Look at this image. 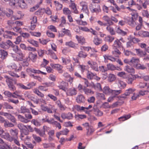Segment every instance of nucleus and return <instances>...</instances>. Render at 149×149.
<instances>
[{
	"instance_id": "1",
	"label": "nucleus",
	"mask_w": 149,
	"mask_h": 149,
	"mask_svg": "<svg viewBox=\"0 0 149 149\" xmlns=\"http://www.w3.org/2000/svg\"><path fill=\"white\" fill-rule=\"evenodd\" d=\"M4 77L6 79V81L10 90H15V88L12 83V79L6 75H4Z\"/></svg>"
},
{
	"instance_id": "2",
	"label": "nucleus",
	"mask_w": 149,
	"mask_h": 149,
	"mask_svg": "<svg viewBox=\"0 0 149 149\" xmlns=\"http://www.w3.org/2000/svg\"><path fill=\"white\" fill-rule=\"evenodd\" d=\"M16 53L19 56V57H15V55L13 54L12 55V56L14 58V60L17 61H23L25 58V55L22 52L21 50L20 49Z\"/></svg>"
},
{
	"instance_id": "3",
	"label": "nucleus",
	"mask_w": 149,
	"mask_h": 149,
	"mask_svg": "<svg viewBox=\"0 0 149 149\" xmlns=\"http://www.w3.org/2000/svg\"><path fill=\"white\" fill-rule=\"evenodd\" d=\"M7 67L10 69H12L15 70L16 72H19L21 71L22 69V66L20 65L18 66L16 65L15 63H12L8 65Z\"/></svg>"
},
{
	"instance_id": "4",
	"label": "nucleus",
	"mask_w": 149,
	"mask_h": 149,
	"mask_svg": "<svg viewBox=\"0 0 149 149\" xmlns=\"http://www.w3.org/2000/svg\"><path fill=\"white\" fill-rule=\"evenodd\" d=\"M87 78L90 79H94L97 81H99L100 80V78L98 77L96 74H94L91 72L88 71L86 74Z\"/></svg>"
},
{
	"instance_id": "5",
	"label": "nucleus",
	"mask_w": 149,
	"mask_h": 149,
	"mask_svg": "<svg viewBox=\"0 0 149 149\" xmlns=\"http://www.w3.org/2000/svg\"><path fill=\"white\" fill-rule=\"evenodd\" d=\"M0 136L10 142H12L13 140V137H12L8 132H4V131L2 134H0Z\"/></svg>"
},
{
	"instance_id": "6",
	"label": "nucleus",
	"mask_w": 149,
	"mask_h": 149,
	"mask_svg": "<svg viewBox=\"0 0 149 149\" xmlns=\"http://www.w3.org/2000/svg\"><path fill=\"white\" fill-rule=\"evenodd\" d=\"M80 5L82 7L81 11L88 14L89 13V11L88 8L87 3L85 1H82L80 2Z\"/></svg>"
},
{
	"instance_id": "7",
	"label": "nucleus",
	"mask_w": 149,
	"mask_h": 149,
	"mask_svg": "<svg viewBox=\"0 0 149 149\" xmlns=\"http://www.w3.org/2000/svg\"><path fill=\"white\" fill-rule=\"evenodd\" d=\"M90 9L92 13H97L101 11L100 6L99 5L95 6V7L93 6L92 4H90L89 6Z\"/></svg>"
},
{
	"instance_id": "8",
	"label": "nucleus",
	"mask_w": 149,
	"mask_h": 149,
	"mask_svg": "<svg viewBox=\"0 0 149 149\" xmlns=\"http://www.w3.org/2000/svg\"><path fill=\"white\" fill-rule=\"evenodd\" d=\"M51 66L54 69L56 70L60 73H62L63 72L62 70L63 66L59 64H50Z\"/></svg>"
},
{
	"instance_id": "9",
	"label": "nucleus",
	"mask_w": 149,
	"mask_h": 149,
	"mask_svg": "<svg viewBox=\"0 0 149 149\" xmlns=\"http://www.w3.org/2000/svg\"><path fill=\"white\" fill-rule=\"evenodd\" d=\"M61 117L63 119H67L70 120L73 119V115L70 112H68L67 113H63L61 114Z\"/></svg>"
},
{
	"instance_id": "10",
	"label": "nucleus",
	"mask_w": 149,
	"mask_h": 149,
	"mask_svg": "<svg viewBox=\"0 0 149 149\" xmlns=\"http://www.w3.org/2000/svg\"><path fill=\"white\" fill-rule=\"evenodd\" d=\"M12 44V42L8 40L6 42H2L0 43V47L5 49H8Z\"/></svg>"
},
{
	"instance_id": "11",
	"label": "nucleus",
	"mask_w": 149,
	"mask_h": 149,
	"mask_svg": "<svg viewBox=\"0 0 149 149\" xmlns=\"http://www.w3.org/2000/svg\"><path fill=\"white\" fill-rule=\"evenodd\" d=\"M77 93V91L75 88H71L67 90L66 93L67 95L72 96L76 95Z\"/></svg>"
},
{
	"instance_id": "12",
	"label": "nucleus",
	"mask_w": 149,
	"mask_h": 149,
	"mask_svg": "<svg viewBox=\"0 0 149 149\" xmlns=\"http://www.w3.org/2000/svg\"><path fill=\"white\" fill-rule=\"evenodd\" d=\"M54 106H51L50 108H48L47 106H44L43 105H41V109L45 111H47V113H53L52 110L53 109Z\"/></svg>"
},
{
	"instance_id": "13",
	"label": "nucleus",
	"mask_w": 149,
	"mask_h": 149,
	"mask_svg": "<svg viewBox=\"0 0 149 149\" xmlns=\"http://www.w3.org/2000/svg\"><path fill=\"white\" fill-rule=\"evenodd\" d=\"M23 16V15L20 11H19L15 15H13L11 17V19L12 20H15L21 19Z\"/></svg>"
},
{
	"instance_id": "14",
	"label": "nucleus",
	"mask_w": 149,
	"mask_h": 149,
	"mask_svg": "<svg viewBox=\"0 0 149 149\" xmlns=\"http://www.w3.org/2000/svg\"><path fill=\"white\" fill-rule=\"evenodd\" d=\"M120 41H121L123 42H124V41L122 38L120 39L119 40L118 39H116L114 42L113 47L116 48L117 47L120 48L122 47V43L120 42Z\"/></svg>"
},
{
	"instance_id": "15",
	"label": "nucleus",
	"mask_w": 149,
	"mask_h": 149,
	"mask_svg": "<svg viewBox=\"0 0 149 149\" xmlns=\"http://www.w3.org/2000/svg\"><path fill=\"white\" fill-rule=\"evenodd\" d=\"M15 5L17 4L22 8H25L27 7V4L24 0H17Z\"/></svg>"
},
{
	"instance_id": "16",
	"label": "nucleus",
	"mask_w": 149,
	"mask_h": 149,
	"mask_svg": "<svg viewBox=\"0 0 149 149\" xmlns=\"http://www.w3.org/2000/svg\"><path fill=\"white\" fill-rule=\"evenodd\" d=\"M68 84L65 82L62 81L58 86V87L60 89L66 91L67 90V87Z\"/></svg>"
},
{
	"instance_id": "17",
	"label": "nucleus",
	"mask_w": 149,
	"mask_h": 149,
	"mask_svg": "<svg viewBox=\"0 0 149 149\" xmlns=\"http://www.w3.org/2000/svg\"><path fill=\"white\" fill-rule=\"evenodd\" d=\"M15 115L17 117V118L18 120L23 123H28L25 116H24L20 114L16 113H15Z\"/></svg>"
},
{
	"instance_id": "18",
	"label": "nucleus",
	"mask_w": 149,
	"mask_h": 149,
	"mask_svg": "<svg viewBox=\"0 0 149 149\" xmlns=\"http://www.w3.org/2000/svg\"><path fill=\"white\" fill-rule=\"evenodd\" d=\"M137 56L140 57H143L146 55V53L144 51L140 49H135Z\"/></svg>"
},
{
	"instance_id": "19",
	"label": "nucleus",
	"mask_w": 149,
	"mask_h": 149,
	"mask_svg": "<svg viewBox=\"0 0 149 149\" xmlns=\"http://www.w3.org/2000/svg\"><path fill=\"white\" fill-rule=\"evenodd\" d=\"M37 55L36 54H33L31 52H29V57L33 62H35L37 59Z\"/></svg>"
},
{
	"instance_id": "20",
	"label": "nucleus",
	"mask_w": 149,
	"mask_h": 149,
	"mask_svg": "<svg viewBox=\"0 0 149 149\" xmlns=\"http://www.w3.org/2000/svg\"><path fill=\"white\" fill-rule=\"evenodd\" d=\"M139 62L140 60L138 58L133 57L130 60V65H133L134 67L136 64L139 63Z\"/></svg>"
},
{
	"instance_id": "21",
	"label": "nucleus",
	"mask_w": 149,
	"mask_h": 149,
	"mask_svg": "<svg viewBox=\"0 0 149 149\" xmlns=\"http://www.w3.org/2000/svg\"><path fill=\"white\" fill-rule=\"evenodd\" d=\"M10 132L11 135H12V137L13 138H17L18 133V131L17 129H15L13 130L12 129H10L9 131Z\"/></svg>"
},
{
	"instance_id": "22",
	"label": "nucleus",
	"mask_w": 149,
	"mask_h": 149,
	"mask_svg": "<svg viewBox=\"0 0 149 149\" xmlns=\"http://www.w3.org/2000/svg\"><path fill=\"white\" fill-rule=\"evenodd\" d=\"M102 91L103 93L106 95H109L111 93L112 89L110 88L108 86H105Z\"/></svg>"
},
{
	"instance_id": "23",
	"label": "nucleus",
	"mask_w": 149,
	"mask_h": 149,
	"mask_svg": "<svg viewBox=\"0 0 149 149\" xmlns=\"http://www.w3.org/2000/svg\"><path fill=\"white\" fill-rule=\"evenodd\" d=\"M102 19L106 22L107 24L109 25H112L113 24V22L111 20L110 18L108 16H104L102 17Z\"/></svg>"
},
{
	"instance_id": "24",
	"label": "nucleus",
	"mask_w": 149,
	"mask_h": 149,
	"mask_svg": "<svg viewBox=\"0 0 149 149\" xmlns=\"http://www.w3.org/2000/svg\"><path fill=\"white\" fill-rule=\"evenodd\" d=\"M12 33H13L12 32L10 31H6L3 34V36L5 38L11 39L12 38L11 34Z\"/></svg>"
},
{
	"instance_id": "25",
	"label": "nucleus",
	"mask_w": 149,
	"mask_h": 149,
	"mask_svg": "<svg viewBox=\"0 0 149 149\" xmlns=\"http://www.w3.org/2000/svg\"><path fill=\"white\" fill-rule=\"evenodd\" d=\"M91 87L94 88L95 90H97L100 91H102V89L100 84L99 83H97L96 84H94L92 83L91 84Z\"/></svg>"
},
{
	"instance_id": "26",
	"label": "nucleus",
	"mask_w": 149,
	"mask_h": 149,
	"mask_svg": "<svg viewBox=\"0 0 149 149\" xmlns=\"http://www.w3.org/2000/svg\"><path fill=\"white\" fill-rule=\"evenodd\" d=\"M115 30L116 32L122 36H125L127 34V32L121 29L120 27L117 26L116 27Z\"/></svg>"
},
{
	"instance_id": "27",
	"label": "nucleus",
	"mask_w": 149,
	"mask_h": 149,
	"mask_svg": "<svg viewBox=\"0 0 149 149\" xmlns=\"http://www.w3.org/2000/svg\"><path fill=\"white\" fill-rule=\"evenodd\" d=\"M76 100L77 102L79 103H83L85 101L84 97L82 95H78L77 97Z\"/></svg>"
},
{
	"instance_id": "28",
	"label": "nucleus",
	"mask_w": 149,
	"mask_h": 149,
	"mask_svg": "<svg viewBox=\"0 0 149 149\" xmlns=\"http://www.w3.org/2000/svg\"><path fill=\"white\" fill-rule=\"evenodd\" d=\"M18 112L19 113H29V110L24 106H21L20 108V110Z\"/></svg>"
},
{
	"instance_id": "29",
	"label": "nucleus",
	"mask_w": 149,
	"mask_h": 149,
	"mask_svg": "<svg viewBox=\"0 0 149 149\" xmlns=\"http://www.w3.org/2000/svg\"><path fill=\"white\" fill-rule=\"evenodd\" d=\"M6 117L8 120H10L12 122L14 123H16V119L11 114L8 113Z\"/></svg>"
},
{
	"instance_id": "30",
	"label": "nucleus",
	"mask_w": 149,
	"mask_h": 149,
	"mask_svg": "<svg viewBox=\"0 0 149 149\" xmlns=\"http://www.w3.org/2000/svg\"><path fill=\"white\" fill-rule=\"evenodd\" d=\"M127 22L129 25L132 27L135 26L136 25L135 20L130 18H129L127 19Z\"/></svg>"
},
{
	"instance_id": "31",
	"label": "nucleus",
	"mask_w": 149,
	"mask_h": 149,
	"mask_svg": "<svg viewBox=\"0 0 149 149\" xmlns=\"http://www.w3.org/2000/svg\"><path fill=\"white\" fill-rule=\"evenodd\" d=\"M4 126L5 127H13L14 125L12 123L10 122L8 120H5L4 121Z\"/></svg>"
},
{
	"instance_id": "32",
	"label": "nucleus",
	"mask_w": 149,
	"mask_h": 149,
	"mask_svg": "<svg viewBox=\"0 0 149 149\" xmlns=\"http://www.w3.org/2000/svg\"><path fill=\"white\" fill-rule=\"evenodd\" d=\"M69 6L72 10L74 13L75 14L78 13V11L77 9L76 5L75 3L73 2L71 3Z\"/></svg>"
},
{
	"instance_id": "33",
	"label": "nucleus",
	"mask_w": 149,
	"mask_h": 149,
	"mask_svg": "<svg viewBox=\"0 0 149 149\" xmlns=\"http://www.w3.org/2000/svg\"><path fill=\"white\" fill-rule=\"evenodd\" d=\"M124 70L128 73H135L134 69L132 67L128 65H127L125 66Z\"/></svg>"
},
{
	"instance_id": "34",
	"label": "nucleus",
	"mask_w": 149,
	"mask_h": 149,
	"mask_svg": "<svg viewBox=\"0 0 149 149\" xmlns=\"http://www.w3.org/2000/svg\"><path fill=\"white\" fill-rule=\"evenodd\" d=\"M76 38L79 43L83 44L85 42V39L83 37L81 36H79L77 35L76 36Z\"/></svg>"
},
{
	"instance_id": "35",
	"label": "nucleus",
	"mask_w": 149,
	"mask_h": 149,
	"mask_svg": "<svg viewBox=\"0 0 149 149\" xmlns=\"http://www.w3.org/2000/svg\"><path fill=\"white\" fill-rule=\"evenodd\" d=\"M91 68L93 70L96 71H98V65L97 63L95 62H92V64L90 66Z\"/></svg>"
},
{
	"instance_id": "36",
	"label": "nucleus",
	"mask_w": 149,
	"mask_h": 149,
	"mask_svg": "<svg viewBox=\"0 0 149 149\" xmlns=\"http://www.w3.org/2000/svg\"><path fill=\"white\" fill-rule=\"evenodd\" d=\"M111 25H108L107 26L106 28L107 30L111 35H114L115 34V31L114 29L112 27L110 26Z\"/></svg>"
},
{
	"instance_id": "37",
	"label": "nucleus",
	"mask_w": 149,
	"mask_h": 149,
	"mask_svg": "<svg viewBox=\"0 0 149 149\" xmlns=\"http://www.w3.org/2000/svg\"><path fill=\"white\" fill-rule=\"evenodd\" d=\"M131 14L132 17L130 18L132 19L135 21L139 17L138 13L135 10H134V11L131 13Z\"/></svg>"
},
{
	"instance_id": "38",
	"label": "nucleus",
	"mask_w": 149,
	"mask_h": 149,
	"mask_svg": "<svg viewBox=\"0 0 149 149\" xmlns=\"http://www.w3.org/2000/svg\"><path fill=\"white\" fill-rule=\"evenodd\" d=\"M112 91L111 94L112 96L114 97L122 92V91L121 90H112Z\"/></svg>"
},
{
	"instance_id": "39",
	"label": "nucleus",
	"mask_w": 149,
	"mask_h": 149,
	"mask_svg": "<svg viewBox=\"0 0 149 149\" xmlns=\"http://www.w3.org/2000/svg\"><path fill=\"white\" fill-rule=\"evenodd\" d=\"M127 82L128 84H131L134 80L135 79L133 75L131 74V76L129 75L128 77H127Z\"/></svg>"
},
{
	"instance_id": "40",
	"label": "nucleus",
	"mask_w": 149,
	"mask_h": 149,
	"mask_svg": "<svg viewBox=\"0 0 149 149\" xmlns=\"http://www.w3.org/2000/svg\"><path fill=\"white\" fill-rule=\"evenodd\" d=\"M113 50L112 51V54L116 57H118L119 55L121 53L118 49L116 48L113 47Z\"/></svg>"
},
{
	"instance_id": "41",
	"label": "nucleus",
	"mask_w": 149,
	"mask_h": 149,
	"mask_svg": "<svg viewBox=\"0 0 149 149\" xmlns=\"http://www.w3.org/2000/svg\"><path fill=\"white\" fill-rule=\"evenodd\" d=\"M135 68L137 69L142 70H144L146 68V67L144 65L141 64L139 63L136 64V66H135Z\"/></svg>"
},
{
	"instance_id": "42",
	"label": "nucleus",
	"mask_w": 149,
	"mask_h": 149,
	"mask_svg": "<svg viewBox=\"0 0 149 149\" xmlns=\"http://www.w3.org/2000/svg\"><path fill=\"white\" fill-rule=\"evenodd\" d=\"M94 112L95 115L97 116H102L103 114V112L98 109H94Z\"/></svg>"
},
{
	"instance_id": "43",
	"label": "nucleus",
	"mask_w": 149,
	"mask_h": 149,
	"mask_svg": "<svg viewBox=\"0 0 149 149\" xmlns=\"http://www.w3.org/2000/svg\"><path fill=\"white\" fill-rule=\"evenodd\" d=\"M84 93L87 95H90L94 93V92L92 91L91 89H88L86 88H84L83 89Z\"/></svg>"
},
{
	"instance_id": "44",
	"label": "nucleus",
	"mask_w": 149,
	"mask_h": 149,
	"mask_svg": "<svg viewBox=\"0 0 149 149\" xmlns=\"http://www.w3.org/2000/svg\"><path fill=\"white\" fill-rule=\"evenodd\" d=\"M31 122L36 126H40L41 125V122L38 120L33 119L31 120Z\"/></svg>"
},
{
	"instance_id": "45",
	"label": "nucleus",
	"mask_w": 149,
	"mask_h": 149,
	"mask_svg": "<svg viewBox=\"0 0 149 149\" xmlns=\"http://www.w3.org/2000/svg\"><path fill=\"white\" fill-rule=\"evenodd\" d=\"M7 53L4 50L0 49V58L4 59L7 55Z\"/></svg>"
},
{
	"instance_id": "46",
	"label": "nucleus",
	"mask_w": 149,
	"mask_h": 149,
	"mask_svg": "<svg viewBox=\"0 0 149 149\" xmlns=\"http://www.w3.org/2000/svg\"><path fill=\"white\" fill-rule=\"evenodd\" d=\"M116 79L115 76L112 74H110L108 76V81L110 82L114 81Z\"/></svg>"
},
{
	"instance_id": "47",
	"label": "nucleus",
	"mask_w": 149,
	"mask_h": 149,
	"mask_svg": "<svg viewBox=\"0 0 149 149\" xmlns=\"http://www.w3.org/2000/svg\"><path fill=\"white\" fill-rule=\"evenodd\" d=\"M28 42L33 46L36 47H38V42L33 40L29 39L28 40Z\"/></svg>"
},
{
	"instance_id": "48",
	"label": "nucleus",
	"mask_w": 149,
	"mask_h": 149,
	"mask_svg": "<svg viewBox=\"0 0 149 149\" xmlns=\"http://www.w3.org/2000/svg\"><path fill=\"white\" fill-rule=\"evenodd\" d=\"M96 95V97L99 99L101 100H105V95L103 93H97Z\"/></svg>"
},
{
	"instance_id": "49",
	"label": "nucleus",
	"mask_w": 149,
	"mask_h": 149,
	"mask_svg": "<svg viewBox=\"0 0 149 149\" xmlns=\"http://www.w3.org/2000/svg\"><path fill=\"white\" fill-rule=\"evenodd\" d=\"M25 113L24 115V116L25 117V118L26 120V121L28 123L30 122V120L32 119L33 118L32 116L29 113Z\"/></svg>"
},
{
	"instance_id": "50",
	"label": "nucleus",
	"mask_w": 149,
	"mask_h": 149,
	"mask_svg": "<svg viewBox=\"0 0 149 149\" xmlns=\"http://www.w3.org/2000/svg\"><path fill=\"white\" fill-rule=\"evenodd\" d=\"M62 63L65 65L70 63L71 61L70 58H64L63 57H61Z\"/></svg>"
},
{
	"instance_id": "51",
	"label": "nucleus",
	"mask_w": 149,
	"mask_h": 149,
	"mask_svg": "<svg viewBox=\"0 0 149 149\" xmlns=\"http://www.w3.org/2000/svg\"><path fill=\"white\" fill-rule=\"evenodd\" d=\"M33 92L38 96L41 97H43L44 96L43 94L40 92L39 90L37 88H35L34 89Z\"/></svg>"
},
{
	"instance_id": "52",
	"label": "nucleus",
	"mask_w": 149,
	"mask_h": 149,
	"mask_svg": "<svg viewBox=\"0 0 149 149\" xmlns=\"http://www.w3.org/2000/svg\"><path fill=\"white\" fill-rule=\"evenodd\" d=\"M104 57L105 59H108L112 62H115L117 58H114L108 55H105Z\"/></svg>"
},
{
	"instance_id": "53",
	"label": "nucleus",
	"mask_w": 149,
	"mask_h": 149,
	"mask_svg": "<svg viewBox=\"0 0 149 149\" xmlns=\"http://www.w3.org/2000/svg\"><path fill=\"white\" fill-rule=\"evenodd\" d=\"M117 76L119 77H122L124 79L127 78V75L126 73L124 72H121L118 73Z\"/></svg>"
},
{
	"instance_id": "54",
	"label": "nucleus",
	"mask_w": 149,
	"mask_h": 149,
	"mask_svg": "<svg viewBox=\"0 0 149 149\" xmlns=\"http://www.w3.org/2000/svg\"><path fill=\"white\" fill-rule=\"evenodd\" d=\"M148 93H149V91L148 90H141L139 91V96H143L148 94Z\"/></svg>"
},
{
	"instance_id": "55",
	"label": "nucleus",
	"mask_w": 149,
	"mask_h": 149,
	"mask_svg": "<svg viewBox=\"0 0 149 149\" xmlns=\"http://www.w3.org/2000/svg\"><path fill=\"white\" fill-rule=\"evenodd\" d=\"M136 89L134 88H129V89L127 90L125 93L127 95V96H129L132 93L135 91Z\"/></svg>"
},
{
	"instance_id": "56",
	"label": "nucleus",
	"mask_w": 149,
	"mask_h": 149,
	"mask_svg": "<svg viewBox=\"0 0 149 149\" xmlns=\"http://www.w3.org/2000/svg\"><path fill=\"white\" fill-rule=\"evenodd\" d=\"M12 48V50L15 53L17 52L20 49H19L18 46L13 44L12 42V44L11 45V46Z\"/></svg>"
},
{
	"instance_id": "57",
	"label": "nucleus",
	"mask_w": 149,
	"mask_h": 149,
	"mask_svg": "<svg viewBox=\"0 0 149 149\" xmlns=\"http://www.w3.org/2000/svg\"><path fill=\"white\" fill-rule=\"evenodd\" d=\"M3 108L6 109H13V107L7 102H4L3 104Z\"/></svg>"
},
{
	"instance_id": "58",
	"label": "nucleus",
	"mask_w": 149,
	"mask_h": 149,
	"mask_svg": "<svg viewBox=\"0 0 149 149\" xmlns=\"http://www.w3.org/2000/svg\"><path fill=\"white\" fill-rule=\"evenodd\" d=\"M18 88L20 89H22L25 90L29 89V88L27 86L24 85L22 84L19 83L17 84Z\"/></svg>"
},
{
	"instance_id": "59",
	"label": "nucleus",
	"mask_w": 149,
	"mask_h": 149,
	"mask_svg": "<svg viewBox=\"0 0 149 149\" xmlns=\"http://www.w3.org/2000/svg\"><path fill=\"white\" fill-rule=\"evenodd\" d=\"M37 52L39 56L42 57L44 55L45 50L41 49H39L37 50Z\"/></svg>"
},
{
	"instance_id": "60",
	"label": "nucleus",
	"mask_w": 149,
	"mask_h": 149,
	"mask_svg": "<svg viewBox=\"0 0 149 149\" xmlns=\"http://www.w3.org/2000/svg\"><path fill=\"white\" fill-rule=\"evenodd\" d=\"M131 117L130 115H127L125 116H123L118 118V120L120 121H124L129 118Z\"/></svg>"
},
{
	"instance_id": "61",
	"label": "nucleus",
	"mask_w": 149,
	"mask_h": 149,
	"mask_svg": "<svg viewBox=\"0 0 149 149\" xmlns=\"http://www.w3.org/2000/svg\"><path fill=\"white\" fill-rule=\"evenodd\" d=\"M63 12L65 15H69L71 13V11L69 9L67 8H64L63 9Z\"/></svg>"
},
{
	"instance_id": "62",
	"label": "nucleus",
	"mask_w": 149,
	"mask_h": 149,
	"mask_svg": "<svg viewBox=\"0 0 149 149\" xmlns=\"http://www.w3.org/2000/svg\"><path fill=\"white\" fill-rule=\"evenodd\" d=\"M107 66L108 70H114L116 69V67L112 64H108L107 65Z\"/></svg>"
},
{
	"instance_id": "63",
	"label": "nucleus",
	"mask_w": 149,
	"mask_h": 149,
	"mask_svg": "<svg viewBox=\"0 0 149 149\" xmlns=\"http://www.w3.org/2000/svg\"><path fill=\"white\" fill-rule=\"evenodd\" d=\"M94 43L96 45H98L100 44L101 41L97 36H95L93 40Z\"/></svg>"
},
{
	"instance_id": "64",
	"label": "nucleus",
	"mask_w": 149,
	"mask_h": 149,
	"mask_svg": "<svg viewBox=\"0 0 149 149\" xmlns=\"http://www.w3.org/2000/svg\"><path fill=\"white\" fill-rule=\"evenodd\" d=\"M32 137L34 140L38 143H40L42 141L41 138L35 134H33Z\"/></svg>"
}]
</instances>
